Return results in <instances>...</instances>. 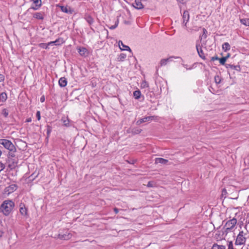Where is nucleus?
I'll return each mask as SVG.
<instances>
[{
    "mask_svg": "<svg viewBox=\"0 0 249 249\" xmlns=\"http://www.w3.org/2000/svg\"><path fill=\"white\" fill-rule=\"evenodd\" d=\"M54 41H55V45H59V44H60L59 43V42H60V39H56Z\"/></svg>",
    "mask_w": 249,
    "mask_h": 249,
    "instance_id": "obj_41",
    "label": "nucleus"
},
{
    "mask_svg": "<svg viewBox=\"0 0 249 249\" xmlns=\"http://www.w3.org/2000/svg\"><path fill=\"white\" fill-rule=\"evenodd\" d=\"M38 46L41 48L47 49L49 48V45L48 43H41L39 44Z\"/></svg>",
    "mask_w": 249,
    "mask_h": 249,
    "instance_id": "obj_30",
    "label": "nucleus"
},
{
    "mask_svg": "<svg viewBox=\"0 0 249 249\" xmlns=\"http://www.w3.org/2000/svg\"><path fill=\"white\" fill-rule=\"evenodd\" d=\"M141 96V92L139 90H135L133 92V96L136 99H139Z\"/></svg>",
    "mask_w": 249,
    "mask_h": 249,
    "instance_id": "obj_26",
    "label": "nucleus"
},
{
    "mask_svg": "<svg viewBox=\"0 0 249 249\" xmlns=\"http://www.w3.org/2000/svg\"><path fill=\"white\" fill-rule=\"evenodd\" d=\"M15 207L14 202L11 200H4L0 206V212L4 215L8 216Z\"/></svg>",
    "mask_w": 249,
    "mask_h": 249,
    "instance_id": "obj_1",
    "label": "nucleus"
},
{
    "mask_svg": "<svg viewBox=\"0 0 249 249\" xmlns=\"http://www.w3.org/2000/svg\"><path fill=\"white\" fill-rule=\"evenodd\" d=\"M178 1H179V2H182L184 0H177Z\"/></svg>",
    "mask_w": 249,
    "mask_h": 249,
    "instance_id": "obj_51",
    "label": "nucleus"
},
{
    "mask_svg": "<svg viewBox=\"0 0 249 249\" xmlns=\"http://www.w3.org/2000/svg\"><path fill=\"white\" fill-rule=\"evenodd\" d=\"M227 59V57H223L219 59V62L221 65H223L225 64V62L226 61Z\"/></svg>",
    "mask_w": 249,
    "mask_h": 249,
    "instance_id": "obj_32",
    "label": "nucleus"
},
{
    "mask_svg": "<svg viewBox=\"0 0 249 249\" xmlns=\"http://www.w3.org/2000/svg\"><path fill=\"white\" fill-rule=\"evenodd\" d=\"M211 249H226L225 246L214 244Z\"/></svg>",
    "mask_w": 249,
    "mask_h": 249,
    "instance_id": "obj_27",
    "label": "nucleus"
},
{
    "mask_svg": "<svg viewBox=\"0 0 249 249\" xmlns=\"http://www.w3.org/2000/svg\"><path fill=\"white\" fill-rule=\"evenodd\" d=\"M227 193L226 190L224 189L222 190V195H224V194H226Z\"/></svg>",
    "mask_w": 249,
    "mask_h": 249,
    "instance_id": "obj_45",
    "label": "nucleus"
},
{
    "mask_svg": "<svg viewBox=\"0 0 249 249\" xmlns=\"http://www.w3.org/2000/svg\"><path fill=\"white\" fill-rule=\"evenodd\" d=\"M16 151H9L8 154V158L10 161L13 160L12 158L15 157V153Z\"/></svg>",
    "mask_w": 249,
    "mask_h": 249,
    "instance_id": "obj_24",
    "label": "nucleus"
},
{
    "mask_svg": "<svg viewBox=\"0 0 249 249\" xmlns=\"http://www.w3.org/2000/svg\"><path fill=\"white\" fill-rule=\"evenodd\" d=\"M142 0H135L132 2V6L137 9H142L143 8V5L141 2Z\"/></svg>",
    "mask_w": 249,
    "mask_h": 249,
    "instance_id": "obj_12",
    "label": "nucleus"
},
{
    "mask_svg": "<svg viewBox=\"0 0 249 249\" xmlns=\"http://www.w3.org/2000/svg\"><path fill=\"white\" fill-rule=\"evenodd\" d=\"M7 99V95L5 92H2L0 94V100L2 102H4Z\"/></svg>",
    "mask_w": 249,
    "mask_h": 249,
    "instance_id": "obj_22",
    "label": "nucleus"
},
{
    "mask_svg": "<svg viewBox=\"0 0 249 249\" xmlns=\"http://www.w3.org/2000/svg\"><path fill=\"white\" fill-rule=\"evenodd\" d=\"M49 46L51 45H55V41H51L50 42L48 43Z\"/></svg>",
    "mask_w": 249,
    "mask_h": 249,
    "instance_id": "obj_43",
    "label": "nucleus"
},
{
    "mask_svg": "<svg viewBox=\"0 0 249 249\" xmlns=\"http://www.w3.org/2000/svg\"><path fill=\"white\" fill-rule=\"evenodd\" d=\"M118 45L121 50H126L131 52V50L129 46L124 45L121 40L118 41Z\"/></svg>",
    "mask_w": 249,
    "mask_h": 249,
    "instance_id": "obj_14",
    "label": "nucleus"
},
{
    "mask_svg": "<svg viewBox=\"0 0 249 249\" xmlns=\"http://www.w3.org/2000/svg\"><path fill=\"white\" fill-rule=\"evenodd\" d=\"M228 249H234L233 247V243L232 241H230L228 244Z\"/></svg>",
    "mask_w": 249,
    "mask_h": 249,
    "instance_id": "obj_36",
    "label": "nucleus"
},
{
    "mask_svg": "<svg viewBox=\"0 0 249 249\" xmlns=\"http://www.w3.org/2000/svg\"><path fill=\"white\" fill-rule=\"evenodd\" d=\"M77 50L81 55H85L87 52V49L84 47H79L77 49Z\"/></svg>",
    "mask_w": 249,
    "mask_h": 249,
    "instance_id": "obj_20",
    "label": "nucleus"
},
{
    "mask_svg": "<svg viewBox=\"0 0 249 249\" xmlns=\"http://www.w3.org/2000/svg\"><path fill=\"white\" fill-rule=\"evenodd\" d=\"M118 23H119V21L116 20L114 25H111L110 26H108V27L110 29L113 30V29H115L118 26Z\"/></svg>",
    "mask_w": 249,
    "mask_h": 249,
    "instance_id": "obj_34",
    "label": "nucleus"
},
{
    "mask_svg": "<svg viewBox=\"0 0 249 249\" xmlns=\"http://www.w3.org/2000/svg\"><path fill=\"white\" fill-rule=\"evenodd\" d=\"M231 46L229 43L228 42H225L222 45V49L224 52L228 51L230 50Z\"/></svg>",
    "mask_w": 249,
    "mask_h": 249,
    "instance_id": "obj_21",
    "label": "nucleus"
},
{
    "mask_svg": "<svg viewBox=\"0 0 249 249\" xmlns=\"http://www.w3.org/2000/svg\"><path fill=\"white\" fill-rule=\"evenodd\" d=\"M85 19L89 25L92 24L94 22L93 18L89 15H86Z\"/></svg>",
    "mask_w": 249,
    "mask_h": 249,
    "instance_id": "obj_18",
    "label": "nucleus"
},
{
    "mask_svg": "<svg viewBox=\"0 0 249 249\" xmlns=\"http://www.w3.org/2000/svg\"><path fill=\"white\" fill-rule=\"evenodd\" d=\"M218 59H218V57H217V56L213 57L212 58V61H214L215 60H218Z\"/></svg>",
    "mask_w": 249,
    "mask_h": 249,
    "instance_id": "obj_44",
    "label": "nucleus"
},
{
    "mask_svg": "<svg viewBox=\"0 0 249 249\" xmlns=\"http://www.w3.org/2000/svg\"><path fill=\"white\" fill-rule=\"evenodd\" d=\"M126 57V55L125 53H122L118 56L117 59L118 61L122 62L124 61Z\"/></svg>",
    "mask_w": 249,
    "mask_h": 249,
    "instance_id": "obj_25",
    "label": "nucleus"
},
{
    "mask_svg": "<svg viewBox=\"0 0 249 249\" xmlns=\"http://www.w3.org/2000/svg\"><path fill=\"white\" fill-rule=\"evenodd\" d=\"M221 81V78L219 75H215L214 77V81L216 84H219Z\"/></svg>",
    "mask_w": 249,
    "mask_h": 249,
    "instance_id": "obj_31",
    "label": "nucleus"
},
{
    "mask_svg": "<svg viewBox=\"0 0 249 249\" xmlns=\"http://www.w3.org/2000/svg\"><path fill=\"white\" fill-rule=\"evenodd\" d=\"M4 79V76L3 74H0V82H3Z\"/></svg>",
    "mask_w": 249,
    "mask_h": 249,
    "instance_id": "obj_40",
    "label": "nucleus"
},
{
    "mask_svg": "<svg viewBox=\"0 0 249 249\" xmlns=\"http://www.w3.org/2000/svg\"><path fill=\"white\" fill-rule=\"evenodd\" d=\"M168 162L167 160L161 158H157L155 160V163L156 164L160 163L161 164L166 165L168 164Z\"/></svg>",
    "mask_w": 249,
    "mask_h": 249,
    "instance_id": "obj_15",
    "label": "nucleus"
},
{
    "mask_svg": "<svg viewBox=\"0 0 249 249\" xmlns=\"http://www.w3.org/2000/svg\"><path fill=\"white\" fill-rule=\"evenodd\" d=\"M17 189V186L15 184H11L7 187H6L4 190V192L5 194L7 195H9L10 194L15 191Z\"/></svg>",
    "mask_w": 249,
    "mask_h": 249,
    "instance_id": "obj_8",
    "label": "nucleus"
},
{
    "mask_svg": "<svg viewBox=\"0 0 249 249\" xmlns=\"http://www.w3.org/2000/svg\"><path fill=\"white\" fill-rule=\"evenodd\" d=\"M196 49L198 53V55L203 59H205V55L203 53V51L200 46L199 42L197 41L196 43Z\"/></svg>",
    "mask_w": 249,
    "mask_h": 249,
    "instance_id": "obj_11",
    "label": "nucleus"
},
{
    "mask_svg": "<svg viewBox=\"0 0 249 249\" xmlns=\"http://www.w3.org/2000/svg\"><path fill=\"white\" fill-rule=\"evenodd\" d=\"M2 114L5 116L7 117L8 115V112L6 109H3L2 110Z\"/></svg>",
    "mask_w": 249,
    "mask_h": 249,
    "instance_id": "obj_37",
    "label": "nucleus"
},
{
    "mask_svg": "<svg viewBox=\"0 0 249 249\" xmlns=\"http://www.w3.org/2000/svg\"><path fill=\"white\" fill-rule=\"evenodd\" d=\"M207 31L206 29L203 28V35L201 36L202 37H204V38H206L207 37Z\"/></svg>",
    "mask_w": 249,
    "mask_h": 249,
    "instance_id": "obj_35",
    "label": "nucleus"
},
{
    "mask_svg": "<svg viewBox=\"0 0 249 249\" xmlns=\"http://www.w3.org/2000/svg\"><path fill=\"white\" fill-rule=\"evenodd\" d=\"M237 223V220L235 218L228 221L226 223L227 230H231L232 229Z\"/></svg>",
    "mask_w": 249,
    "mask_h": 249,
    "instance_id": "obj_6",
    "label": "nucleus"
},
{
    "mask_svg": "<svg viewBox=\"0 0 249 249\" xmlns=\"http://www.w3.org/2000/svg\"><path fill=\"white\" fill-rule=\"evenodd\" d=\"M148 186H151V184L150 182H148Z\"/></svg>",
    "mask_w": 249,
    "mask_h": 249,
    "instance_id": "obj_52",
    "label": "nucleus"
},
{
    "mask_svg": "<svg viewBox=\"0 0 249 249\" xmlns=\"http://www.w3.org/2000/svg\"><path fill=\"white\" fill-rule=\"evenodd\" d=\"M155 118H157V117L154 116H149L145 117L143 118H141V119H139L137 122L136 124H142L143 123H144V122H146L147 121H151Z\"/></svg>",
    "mask_w": 249,
    "mask_h": 249,
    "instance_id": "obj_10",
    "label": "nucleus"
},
{
    "mask_svg": "<svg viewBox=\"0 0 249 249\" xmlns=\"http://www.w3.org/2000/svg\"><path fill=\"white\" fill-rule=\"evenodd\" d=\"M5 168V165L0 162V172Z\"/></svg>",
    "mask_w": 249,
    "mask_h": 249,
    "instance_id": "obj_38",
    "label": "nucleus"
},
{
    "mask_svg": "<svg viewBox=\"0 0 249 249\" xmlns=\"http://www.w3.org/2000/svg\"><path fill=\"white\" fill-rule=\"evenodd\" d=\"M142 130L137 128H133L130 130V132L134 134H138L141 133Z\"/></svg>",
    "mask_w": 249,
    "mask_h": 249,
    "instance_id": "obj_28",
    "label": "nucleus"
},
{
    "mask_svg": "<svg viewBox=\"0 0 249 249\" xmlns=\"http://www.w3.org/2000/svg\"><path fill=\"white\" fill-rule=\"evenodd\" d=\"M19 213L24 218L27 219L29 217L28 209L25 207L24 204L20 203L19 204Z\"/></svg>",
    "mask_w": 249,
    "mask_h": 249,
    "instance_id": "obj_5",
    "label": "nucleus"
},
{
    "mask_svg": "<svg viewBox=\"0 0 249 249\" xmlns=\"http://www.w3.org/2000/svg\"><path fill=\"white\" fill-rule=\"evenodd\" d=\"M0 144L9 151H16V148L14 144L9 140L7 139H0Z\"/></svg>",
    "mask_w": 249,
    "mask_h": 249,
    "instance_id": "obj_2",
    "label": "nucleus"
},
{
    "mask_svg": "<svg viewBox=\"0 0 249 249\" xmlns=\"http://www.w3.org/2000/svg\"><path fill=\"white\" fill-rule=\"evenodd\" d=\"M47 138H48L50 136V133L52 132V127L50 125L47 126Z\"/></svg>",
    "mask_w": 249,
    "mask_h": 249,
    "instance_id": "obj_33",
    "label": "nucleus"
},
{
    "mask_svg": "<svg viewBox=\"0 0 249 249\" xmlns=\"http://www.w3.org/2000/svg\"><path fill=\"white\" fill-rule=\"evenodd\" d=\"M13 163H17V160H15V159L13 160V161H12Z\"/></svg>",
    "mask_w": 249,
    "mask_h": 249,
    "instance_id": "obj_49",
    "label": "nucleus"
},
{
    "mask_svg": "<svg viewBox=\"0 0 249 249\" xmlns=\"http://www.w3.org/2000/svg\"><path fill=\"white\" fill-rule=\"evenodd\" d=\"M190 19V16L188 11H185L183 12V15H182V26L183 27H185L186 30L189 32H192V30L188 29H187V23L189 21Z\"/></svg>",
    "mask_w": 249,
    "mask_h": 249,
    "instance_id": "obj_4",
    "label": "nucleus"
},
{
    "mask_svg": "<svg viewBox=\"0 0 249 249\" xmlns=\"http://www.w3.org/2000/svg\"><path fill=\"white\" fill-rule=\"evenodd\" d=\"M230 56V54H229L226 57H227V58Z\"/></svg>",
    "mask_w": 249,
    "mask_h": 249,
    "instance_id": "obj_53",
    "label": "nucleus"
},
{
    "mask_svg": "<svg viewBox=\"0 0 249 249\" xmlns=\"http://www.w3.org/2000/svg\"><path fill=\"white\" fill-rule=\"evenodd\" d=\"M17 166V165H9V166L11 168H14L15 167H16Z\"/></svg>",
    "mask_w": 249,
    "mask_h": 249,
    "instance_id": "obj_48",
    "label": "nucleus"
},
{
    "mask_svg": "<svg viewBox=\"0 0 249 249\" xmlns=\"http://www.w3.org/2000/svg\"><path fill=\"white\" fill-rule=\"evenodd\" d=\"M2 232H1V231H0V237L2 236Z\"/></svg>",
    "mask_w": 249,
    "mask_h": 249,
    "instance_id": "obj_50",
    "label": "nucleus"
},
{
    "mask_svg": "<svg viewBox=\"0 0 249 249\" xmlns=\"http://www.w3.org/2000/svg\"><path fill=\"white\" fill-rule=\"evenodd\" d=\"M32 1L35 5L32 6L30 9L36 10L41 7L42 4L41 0H32Z\"/></svg>",
    "mask_w": 249,
    "mask_h": 249,
    "instance_id": "obj_13",
    "label": "nucleus"
},
{
    "mask_svg": "<svg viewBox=\"0 0 249 249\" xmlns=\"http://www.w3.org/2000/svg\"><path fill=\"white\" fill-rule=\"evenodd\" d=\"M174 58L177 59L180 58V57L178 56H171L167 58L162 59L160 63V66L162 67L165 66L168 62H172Z\"/></svg>",
    "mask_w": 249,
    "mask_h": 249,
    "instance_id": "obj_7",
    "label": "nucleus"
},
{
    "mask_svg": "<svg viewBox=\"0 0 249 249\" xmlns=\"http://www.w3.org/2000/svg\"><path fill=\"white\" fill-rule=\"evenodd\" d=\"M71 237V235L68 233V234H59V238L61 239H64V240H68L70 239Z\"/></svg>",
    "mask_w": 249,
    "mask_h": 249,
    "instance_id": "obj_23",
    "label": "nucleus"
},
{
    "mask_svg": "<svg viewBox=\"0 0 249 249\" xmlns=\"http://www.w3.org/2000/svg\"><path fill=\"white\" fill-rule=\"evenodd\" d=\"M58 84L60 87H65L67 84V80L65 77H61L58 81Z\"/></svg>",
    "mask_w": 249,
    "mask_h": 249,
    "instance_id": "obj_16",
    "label": "nucleus"
},
{
    "mask_svg": "<svg viewBox=\"0 0 249 249\" xmlns=\"http://www.w3.org/2000/svg\"><path fill=\"white\" fill-rule=\"evenodd\" d=\"M240 21L242 24L249 26V18L240 19Z\"/></svg>",
    "mask_w": 249,
    "mask_h": 249,
    "instance_id": "obj_29",
    "label": "nucleus"
},
{
    "mask_svg": "<svg viewBox=\"0 0 249 249\" xmlns=\"http://www.w3.org/2000/svg\"><path fill=\"white\" fill-rule=\"evenodd\" d=\"M45 101V97H44V96H42L40 98V102L43 103Z\"/></svg>",
    "mask_w": 249,
    "mask_h": 249,
    "instance_id": "obj_42",
    "label": "nucleus"
},
{
    "mask_svg": "<svg viewBox=\"0 0 249 249\" xmlns=\"http://www.w3.org/2000/svg\"><path fill=\"white\" fill-rule=\"evenodd\" d=\"M57 6L60 8L63 12L65 13L72 14L74 12L73 9L69 6L58 5Z\"/></svg>",
    "mask_w": 249,
    "mask_h": 249,
    "instance_id": "obj_9",
    "label": "nucleus"
},
{
    "mask_svg": "<svg viewBox=\"0 0 249 249\" xmlns=\"http://www.w3.org/2000/svg\"><path fill=\"white\" fill-rule=\"evenodd\" d=\"M31 121H32V120H31V118H28V119H27L26 120V122H31Z\"/></svg>",
    "mask_w": 249,
    "mask_h": 249,
    "instance_id": "obj_47",
    "label": "nucleus"
},
{
    "mask_svg": "<svg viewBox=\"0 0 249 249\" xmlns=\"http://www.w3.org/2000/svg\"><path fill=\"white\" fill-rule=\"evenodd\" d=\"M246 235H247V233H245L243 231H240L237 236L235 245L240 246L245 245L247 239Z\"/></svg>",
    "mask_w": 249,
    "mask_h": 249,
    "instance_id": "obj_3",
    "label": "nucleus"
},
{
    "mask_svg": "<svg viewBox=\"0 0 249 249\" xmlns=\"http://www.w3.org/2000/svg\"><path fill=\"white\" fill-rule=\"evenodd\" d=\"M33 17L38 19L43 20L44 19V15L42 13L36 12L34 14Z\"/></svg>",
    "mask_w": 249,
    "mask_h": 249,
    "instance_id": "obj_17",
    "label": "nucleus"
},
{
    "mask_svg": "<svg viewBox=\"0 0 249 249\" xmlns=\"http://www.w3.org/2000/svg\"><path fill=\"white\" fill-rule=\"evenodd\" d=\"M61 121L63 123L64 125L68 127L70 126V120L68 117H63Z\"/></svg>",
    "mask_w": 249,
    "mask_h": 249,
    "instance_id": "obj_19",
    "label": "nucleus"
},
{
    "mask_svg": "<svg viewBox=\"0 0 249 249\" xmlns=\"http://www.w3.org/2000/svg\"><path fill=\"white\" fill-rule=\"evenodd\" d=\"M114 211L116 213H117L119 212V209H117V208H114Z\"/></svg>",
    "mask_w": 249,
    "mask_h": 249,
    "instance_id": "obj_46",
    "label": "nucleus"
},
{
    "mask_svg": "<svg viewBox=\"0 0 249 249\" xmlns=\"http://www.w3.org/2000/svg\"><path fill=\"white\" fill-rule=\"evenodd\" d=\"M36 116L37 117V120L39 121L40 120V113L39 111H37L36 114Z\"/></svg>",
    "mask_w": 249,
    "mask_h": 249,
    "instance_id": "obj_39",
    "label": "nucleus"
}]
</instances>
